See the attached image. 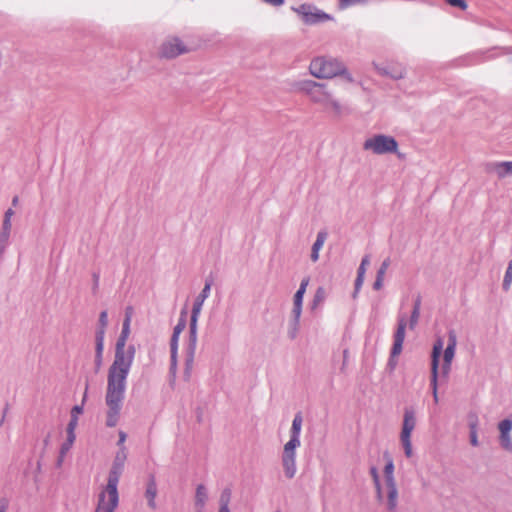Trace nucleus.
<instances>
[{"mask_svg":"<svg viewBox=\"0 0 512 512\" xmlns=\"http://www.w3.org/2000/svg\"><path fill=\"white\" fill-rule=\"evenodd\" d=\"M129 334L130 316L126 315L121 333L116 342L114 361L109 367L107 376L105 403L108 409L106 413V426L110 428L118 424L125 398L127 377L136 353L135 346L132 344L125 349Z\"/></svg>","mask_w":512,"mask_h":512,"instance_id":"1","label":"nucleus"},{"mask_svg":"<svg viewBox=\"0 0 512 512\" xmlns=\"http://www.w3.org/2000/svg\"><path fill=\"white\" fill-rule=\"evenodd\" d=\"M297 88L308 95L312 102L321 105L324 110H332L336 115L342 114L343 106L327 91L325 84L303 80L298 82Z\"/></svg>","mask_w":512,"mask_h":512,"instance_id":"2","label":"nucleus"},{"mask_svg":"<svg viewBox=\"0 0 512 512\" xmlns=\"http://www.w3.org/2000/svg\"><path fill=\"white\" fill-rule=\"evenodd\" d=\"M309 70L314 77L319 79L343 75L347 81H353L351 74L346 71L344 64L334 58L317 57L311 61Z\"/></svg>","mask_w":512,"mask_h":512,"instance_id":"3","label":"nucleus"},{"mask_svg":"<svg viewBox=\"0 0 512 512\" xmlns=\"http://www.w3.org/2000/svg\"><path fill=\"white\" fill-rule=\"evenodd\" d=\"M127 459L126 448L122 447L116 453L113 460L112 467L110 469L107 485L103 492H106L108 496H118V483L122 472L124 470L125 461Z\"/></svg>","mask_w":512,"mask_h":512,"instance_id":"4","label":"nucleus"},{"mask_svg":"<svg viewBox=\"0 0 512 512\" xmlns=\"http://www.w3.org/2000/svg\"><path fill=\"white\" fill-rule=\"evenodd\" d=\"M363 149L372 151L377 155L395 153L398 149V143L392 136L378 134L366 139Z\"/></svg>","mask_w":512,"mask_h":512,"instance_id":"5","label":"nucleus"},{"mask_svg":"<svg viewBox=\"0 0 512 512\" xmlns=\"http://www.w3.org/2000/svg\"><path fill=\"white\" fill-rule=\"evenodd\" d=\"M416 426V415L413 407H406L403 415L402 430L400 433V442L407 458L412 457L413 449L411 434Z\"/></svg>","mask_w":512,"mask_h":512,"instance_id":"6","label":"nucleus"},{"mask_svg":"<svg viewBox=\"0 0 512 512\" xmlns=\"http://www.w3.org/2000/svg\"><path fill=\"white\" fill-rule=\"evenodd\" d=\"M306 25H315L332 19V17L324 11L318 9L313 4L304 3L298 7H292Z\"/></svg>","mask_w":512,"mask_h":512,"instance_id":"7","label":"nucleus"},{"mask_svg":"<svg viewBox=\"0 0 512 512\" xmlns=\"http://www.w3.org/2000/svg\"><path fill=\"white\" fill-rule=\"evenodd\" d=\"M443 340L438 338L432 349L431 354V388L433 393L434 402L438 403V393H437V385H438V370H439V359L443 350Z\"/></svg>","mask_w":512,"mask_h":512,"instance_id":"8","label":"nucleus"},{"mask_svg":"<svg viewBox=\"0 0 512 512\" xmlns=\"http://www.w3.org/2000/svg\"><path fill=\"white\" fill-rule=\"evenodd\" d=\"M211 286H212V279H206L205 285H204L202 291L195 298L193 306H192V311H191L189 330L197 331L198 318L200 316V313H201V310H202L205 300L210 295Z\"/></svg>","mask_w":512,"mask_h":512,"instance_id":"9","label":"nucleus"},{"mask_svg":"<svg viewBox=\"0 0 512 512\" xmlns=\"http://www.w3.org/2000/svg\"><path fill=\"white\" fill-rule=\"evenodd\" d=\"M407 322V315L400 313L397 317V329L394 333V342L390 352L392 358L397 357L402 352Z\"/></svg>","mask_w":512,"mask_h":512,"instance_id":"10","label":"nucleus"},{"mask_svg":"<svg viewBox=\"0 0 512 512\" xmlns=\"http://www.w3.org/2000/svg\"><path fill=\"white\" fill-rule=\"evenodd\" d=\"M300 445L286 443L284 445L282 454V465L285 476L289 479L293 478L296 474V448Z\"/></svg>","mask_w":512,"mask_h":512,"instance_id":"11","label":"nucleus"},{"mask_svg":"<svg viewBox=\"0 0 512 512\" xmlns=\"http://www.w3.org/2000/svg\"><path fill=\"white\" fill-rule=\"evenodd\" d=\"M197 345V331L189 330V338L186 346V359L184 377L188 380L194 364V356Z\"/></svg>","mask_w":512,"mask_h":512,"instance_id":"12","label":"nucleus"},{"mask_svg":"<svg viewBox=\"0 0 512 512\" xmlns=\"http://www.w3.org/2000/svg\"><path fill=\"white\" fill-rule=\"evenodd\" d=\"M378 74L382 76H388L394 80H398L404 77L405 69L401 64L388 63V64H373Z\"/></svg>","mask_w":512,"mask_h":512,"instance_id":"13","label":"nucleus"},{"mask_svg":"<svg viewBox=\"0 0 512 512\" xmlns=\"http://www.w3.org/2000/svg\"><path fill=\"white\" fill-rule=\"evenodd\" d=\"M184 52L186 48L178 38L163 43L160 50L161 56L165 58H175Z\"/></svg>","mask_w":512,"mask_h":512,"instance_id":"14","label":"nucleus"},{"mask_svg":"<svg viewBox=\"0 0 512 512\" xmlns=\"http://www.w3.org/2000/svg\"><path fill=\"white\" fill-rule=\"evenodd\" d=\"M118 502V496H108L106 492H101L95 512H114Z\"/></svg>","mask_w":512,"mask_h":512,"instance_id":"15","label":"nucleus"},{"mask_svg":"<svg viewBox=\"0 0 512 512\" xmlns=\"http://www.w3.org/2000/svg\"><path fill=\"white\" fill-rule=\"evenodd\" d=\"M488 171L495 173L502 179L512 175V161L492 162L488 165Z\"/></svg>","mask_w":512,"mask_h":512,"instance_id":"16","label":"nucleus"},{"mask_svg":"<svg viewBox=\"0 0 512 512\" xmlns=\"http://www.w3.org/2000/svg\"><path fill=\"white\" fill-rule=\"evenodd\" d=\"M302 416L300 413L294 416L290 430V439L287 443L300 445V432L302 427Z\"/></svg>","mask_w":512,"mask_h":512,"instance_id":"17","label":"nucleus"},{"mask_svg":"<svg viewBox=\"0 0 512 512\" xmlns=\"http://www.w3.org/2000/svg\"><path fill=\"white\" fill-rule=\"evenodd\" d=\"M385 489L387 495V508L389 512H395L398 499V490L396 487V483H386Z\"/></svg>","mask_w":512,"mask_h":512,"instance_id":"18","label":"nucleus"},{"mask_svg":"<svg viewBox=\"0 0 512 512\" xmlns=\"http://www.w3.org/2000/svg\"><path fill=\"white\" fill-rule=\"evenodd\" d=\"M156 496H157L156 480L153 475H150L147 485H146L145 497L147 498L148 506L152 509L156 508V502H155Z\"/></svg>","mask_w":512,"mask_h":512,"instance_id":"19","label":"nucleus"},{"mask_svg":"<svg viewBox=\"0 0 512 512\" xmlns=\"http://www.w3.org/2000/svg\"><path fill=\"white\" fill-rule=\"evenodd\" d=\"M326 238H327V233L325 231L318 232L316 240L312 245V250H311V255H310L311 260L313 262L318 261L319 251L322 249Z\"/></svg>","mask_w":512,"mask_h":512,"instance_id":"20","label":"nucleus"},{"mask_svg":"<svg viewBox=\"0 0 512 512\" xmlns=\"http://www.w3.org/2000/svg\"><path fill=\"white\" fill-rule=\"evenodd\" d=\"M207 500H208L207 488L203 484H199L196 487V492H195V506H196V508L204 509Z\"/></svg>","mask_w":512,"mask_h":512,"instance_id":"21","label":"nucleus"},{"mask_svg":"<svg viewBox=\"0 0 512 512\" xmlns=\"http://www.w3.org/2000/svg\"><path fill=\"white\" fill-rule=\"evenodd\" d=\"M102 333H99V336L95 339V367L96 370L102 365V356L104 350V340H102Z\"/></svg>","mask_w":512,"mask_h":512,"instance_id":"22","label":"nucleus"},{"mask_svg":"<svg viewBox=\"0 0 512 512\" xmlns=\"http://www.w3.org/2000/svg\"><path fill=\"white\" fill-rule=\"evenodd\" d=\"M420 309H421V298L418 296L413 305V309L409 318V328L413 330L417 324L420 317Z\"/></svg>","mask_w":512,"mask_h":512,"instance_id":"23","label":"nucleus"},{"mask_svg":"<svg viewBox=\"0 0 512 512\" xmlns=\"http://www.w3.org/2000/svg\"><path fill=\"white\" fill-rule=\"evenodd\" d=\"M309 284V278L305 277L301 280L300 286L293 297V304L302 305L304 294L306 292L307 286Z\"/></svg>","mask_w":512,"mask_h":512,"instance_id":"24","label":"nucleus"},{"mask_svg":"<svg viewBox=\"0 0 512 512\" xmlns=\"http://www.w3.org/2000/svg\"><path fill=\"white\" fill-rule=\"evenodd\" d=\"M186 325H187V309L183 308L180 312L178 322L173 329V334L180 336L182 331L185 329Z\"/></svg>","mask_w":512,"mask_h":512,"instance_id":"25","label":"nucleus"},{"mask_svg":"<svg viewBox=\"0 0 512 512\" xmlns=\"http://www.w3.org/2000/svg\"><path fill=\"white\" fill-rule=\"evenodd\" d=\"M108 324V313L106 310L102 311L99 315V327L96 330L95 338L99 336V333H102V340L105 338V330Z\"/></svg>","mask_w":512,"mask_h":512,"instance_id":"26","label":"nucleus"},{"mask_svg":"<svg viewBox=\"0 0 512 512\" xmlns=\"http://www.w3.org/2000/svg\"><path fill=\"white\" fill-rule=\"evenodd\" d=\"M385 484L395 483L394 479V463L391 458H388L387 463L384 467Z\"/></svg>","mask_w":512,"mask_h":512,"instance_id":"27","label":"nucleus"},{"mask_svg":"<svg viewBox=\"0 0 512 512\" xmlns=\"http://www.w3.org/2000/svg\"><path fill=\"white\" fill-rule=\"evenodd\" d=\"M325 299H326V290L324 289V287H318L314 294V297H313V300L311 303V308L315 309L318 305L322 304L325 301Z\"/></svg>","mask_w":512,"mask_h":512,"instance_id":"28","label":"nucleus"},{"mask_svg":"<svg viewBox=\"0 0 512 512\" xmlns=\"http://www.w3.org/2000/svg\"><path fill=\"white\" fill-rule=\"evenodd\" d=\"M511 283H512V260L509 261L505 275H504V279H503V283H502L503 290L508 291L510 289Z\"/></svg>","mask_w":512,"mask_h":512,"instance_id":"29","label":"nucleus"},{"mask_svg":"<svg viewBox=\"0 0 512 512\" xmlns=\"http://www.w3.org/2000/svg\"><path fill=\"white\" fill-rule=\"evenodd\" d=\"M76 439V435L67 434L66 441L62 443L60 447V453L62 456H65L67 452L71 449Z\"/></svg>","mask_w":512,"mask_h":512,"instance_id":"30","label":"nucleus"},{"mask_svg":"<svg viewBox=\"0 0 512 512\" xmlns=\"http://www.w3.org/2000/svg\"><path fill=\"white\" fill-rule=\"evenodd\" d=\"M498 428L500 431V434H510L512 430V420L511 419H504L499 422Z\"/></svg>","mask_w":512,"mask_h":512,"instance_id":"31","label":"nucleus"},{"mask_svg":"<svg viewBox=\"0 0 512 512\" xmlns=\"http://www.w3.org/2000/svg\"><path fill=\"white\" fill-rule=\"evenodd\" d=\"M499 441L502 448L512 451V439L510 434H500Z\"/></svg>","mask_w":512,"mask_h":512,"instance_id":"32","label":"nucleus"},{"mask_svg":"<svg viewBox=\"0 0 512 512\" xmlns=\"http://www.w3.org/2000/svg\"><path fill=\"white\" fill-rule=\"evenodd\" d=\"M87 390H88V385H86V388H85V393H84L82 404L81 405H75L72 408V410H71V417L75 416L78 419V416L80 414H82V412H83V405H84V402H85V399H86V396H87Z\"/></svg>","mask_w":512,"mask_h":512,"instance_id":"33","label":"nucleus"},{"mask_svg":"<svg viewBox=\"0 0 512 512\" xmlns=\"http://www.w3.org/2000/svg\"><path fill=\"white\" fill-rule=\"evenodd\" d=\"M301 314H302V305L293 304V308L291 311V320H295V324L300 323Z\"/></svg>","mask_w":512,"mask_h":512,"instance_id":"34","label":"nucleus"},{"mask_svg":"<svg viewBox=\"0 0 512 512\" xmlns=\"http://www.w3.org/2000/svg\"><path fill=\"white\" fill-rule=\"evenodd\" d=\"M468 427L469 432L478 431V417L475 413H470L468 415Z\"/></svg>","mask_w":512,"mask_h":512,"instance_id":"35","label":"nucleus"},{"mask_svg":"<svg viewBox=\"0 0 512 512\" xmlns=\"http://www.w3.org/2000/svg\"><path fill=\"white\" fill-rule=\"evenodd\" d=\"M230 498H231L230 489H228V488L224 489L220 496V506L229 507Z\"/></svg>","mask_w":512,"mask_h":512,"instance_id":"36","label":"nucleus"},{"mask_svg":"<svg viewBox=\"0 0 512 512\" xmlns=\"http://www.w3.org/2000/svg\"><path fill=\"white\" fill-rule=\"evenodd\" d=\"M457 346V335L456 332L453 329H450L448 331V340H447V346L452 349H456Z\"/></svg>","mask_w":512,"mask_h":512,"instance_id":"37","label":"nucleus"},{"mask_svg":"<svg viewBox=\"0 0 512 512\" xmlns=\"http://www.w3.org/2000/svg\"><path fill=\"white\" fill-rule=\"evenodd\" d=\"M369 264H370V257H369V255H366L361 260V263L357 270V274L365 276L366 268Z\"/></svg>","mask_w":512,"mask_h":512,"instance_id":"38","label":"nucleus"},{"mask_svg":"<svg viewBox=\"0 0 512 512\" xmlns=\"http://www.w3.org/2000/svg\"><path fill=\"white\" fill-rule=\"evenodd\" d=\"M299 324L300 323H296L295 324V320H291L290 321L289 330H288V336L291 339H295L296 338V336L298 334V330H299Z\"/></svg>","mask_w":512,"mask_h":512,"instance_id":"39","label":"nucleus"},{"mask_svg":"<svg viewBox=\"0 0 512 512\" xmlns=\"http://www.w3.org/2000/svg\"><path fill=\"white\" fill-rule=\"evenodd\" d=\"M363 2H365V0H339V7L340 9H346Z\"/></svg>","mask_w":512,"mask_h":512,"instance_id":"40","label":"nucleus"},{"mask_svg":"<svg viewBox=\"0 0 512 512\" xmlns=\"http://www.w3.org/2000/svg\"><path fill=\"white\" fill-rule=\"evenodd\" d=\"M364 277L363 275H359L357 274V277L355 279V283H354V293H353V298H356L357 297V294L359 293L362 285H363V282H364Z\"/></svg>","mask_w":512,"mask_h":512,"instance_id":"41","label":"nucleus"},{"mask_svg":"<svg viewBox=\"0 0 512 512\" xmlns=\"http://www.w3.org/2000/svg\"><path fill=\"white\" fill-rule=\"evenodd\" d=\"M78 425V419L74 417H70V421L66 428V433L69 435H75V429Z\"/></svg>","mask_w":512,"mask_h":512,"instance_id":"42","label":"nucleus"},{"mask_svg":"<svg viewBox=\"0 0 512 512\" xmlns=\"http://www.w3.org/2000/svg\"><path fill=\"white\" fill-rule=\"evenodd\" d=\"M455 351L456 349L446 347L443 353V361L447 363H452V360L455 356Z\"/></svg>","mask_w":512,"mask_h":512,"instance_id":"43","label":"nucleus"},{"mask_svg":"<svg viewBox=\"0 0 512 512\" xmlns=\"http://www.w3.org/2000/svg\"><path fill=\"white\" fill-rule=\"evenodd\" d=\"M390 265V259H385L382 264L380 265L378 271H377V275L378 277H381V278H384V275L388 269Z\"/></svg>","mask_w":512,"mask_h":512,"instance_id":"44","label":"nucleus"},{"mask_svg":"<svg viewBox=\"0 0 512 512\" xmlns=\"http://www.w3.org/2000/svg\"><path fill=\"white\" fill-rule=\"evenodd\" d=\"M371 475L373 477V481L377 488L378 494L380 495L381 494L380 480H379V475H378L377 469L375 467L371 468Z\"/></svg>","mask_w":512,"mask_h":512,"instance_id":"45","label":"nucleus"},{"mask_svg":"<svg viewBox=\"0 0 512 512\" xmlns=\"http://www.w3.org/2000/svg\"><path fill=\"white\" fill-rule=\"evenodd\" d=\"M179 335L173 334L170 339V352H178Z\"/></svg>","mask_w":512,"mask_h":512,"instance_id":"46","label":"nucleus"},{"mask_svg":"<svg viewBox=\"0 0 512 512\" xmlns=\"http://www.w3.org/2000/svg\"><path fill=\"white\" fill-rule=\"evenodd\" d=\"M446 2L451 6L459 7L462 10L467 8V3L465 0H446Z\"/></svg>","mask_w":512,"mask_h":512,"instance_id":"47","label":"nucleus"},{"mask_svg":"<svg viewBox=\"0 0 512 512\" xmlns=\"http://www.w3.org/2000/svg\"><path fill=\"white\" fill-rule=\"evenodd\" d=\"M170 371L175 372L177 367V352H170Z\"/></svg>","mask_w":512,"mask_h":512,"instance_id":"48","label":"nucleus"},{"mask_svg":"<svg viewBox=\"0 0 512 512\" xmlns=\"http://www.w3.org/2000/svg\"><path fill=\"white\" fill-rule=\"evenodd\" d=\"M469 440H470V444L472 446L477 447L479 445L478 431H471V432H469Z\"/></svg>","mask_w":512,"mask_h":512,"instance_id":"49","label":"nucleus"},{"mask_svg":"<svg viewBox=\"0 0 512 512\" xmlns=\"http://www.w3.org/2000/svg\"><path fill=\"white\" fill-rule=\"evenodd\" d=\"M118 435H119V439H118L117 445L119 446V449H120L122 447H125L124 443L126 441L127 435L124 431H119Z\"/></svg>","mask_w":512,"mask_h":512,"instance_id":"50","label":"nucleus"},{"mask_svg":"<svg viewBox=\"0 0 512 512\" xmlns=\"http://www.w3.org/2000/svg\"><path fill=\"white\" fill-rule=\"evenodd\" d=\"M262 2L273 7H280L284 4L285 0H261Z\"/></svg>","mask_w":512,"mask_h":512,"instance_id":"51","label":"nucleus"},{"mask_svg":"<svg viewBox=\"0 0 512 512\" xmlns=\"http://www.w3.org/2000/svg\"><path fill=\"white\" fill-rule=\"evenodd\" d=\"M14 214V211L9 208L5 214H4V220H3V223H6L7 222V225H11V217L13 216Z\"/></svg>","mask_w":512,"mask_h":512,"instance_id":"52","label":"nucleus"},{"mask_svg":"<svg viewBox=\"0 0 512 512\" xmlns=\"http://www.w3.org/2000/svg\"><path fill=\"white\" fill-rule=\"evenodd\" d=\"M383 280H384V278L376 276L375 282L373 284V288L375 290H380L383 286Z\"/></svg>","mask_w":512,"mask_h":512,"instance_id":"53","label":"nucleus"},{"mask_svg":"<svg viewBox=\"0 0 512 512\" xmlns=\"http://www.w3.org/2000/svg\"><path fill=\"white\" fill-rule=\"evenodd\" d=\"M451 370V363L443 362L442 365V373L444 376H447Z\"/></svg>","mask_w":512,"mask_h":512,"instance_id":"54","label":"nucleus"},{"mask_svg":"<svg viewBox=\"0 0 512 512\" xmlns=\"http://www.w3.org/2000/svg\"><path fill=\"white\" fill-rule=\"evenodd\" d=\"M396 364H397V361L395 360V358H392V356L390 355L388 365L391 367V369H393L396 366Z\"/></svg>","mask_w":512,"mask_h":512,"instance_id":"55","label":"nucleus"},{"mask_svg":"<svg viewBox=\"0 0 512 512\" xmlns=\"http://www.w3.org/2000/svg\"><path fill=\"white\" fill-rule=\"evenodd\" d=\"M64 457L65 456H62V454L59 452V457L57 459V467H61L62 466V463L64 461Z\"/></svg>","mask_w":512,"mask_h":512,"instance_id":"56","label":"nucleus"},{"mask_svg":"<svg viewBox=\"0 0 512 512\" xmlns=\"http://www.w3.org/2000/svg\"><path fill=\"white\" fill-rule=\"evenodd\" d=\"M93 278H94V289H96L98 287V284H99V275L95 273L93 275Z\"/></svg>","mask_w":512,"mask_h":512,"instance_id":"57","label":"nucleus"},{"mask_svg":"<svg viewBox=\"0 0 512 512\" xmlns=\"http://www.w3.org/2000/svg\"><path fill=\"white\" fill-rule=\"evenodd\" d=\"M219 512H230V509H229V507L220 506Z\"/></svg>","mask_w":512,"mask_h":512,"instance_id":"58","label":"nucleus"},{"mask_svg":"<svg viewBox=\"0 0 512 512\" xmlns=\"http://www.w3.org/2000/svg\"><path fill=\"white\" fill-rule=\"evenodd\" d=\"M343 357H344V362H343V366H344V365H345V362H346V359H347V357H348V350H347V349H345V350L343 351Z\"/></svg>","mask_w":512,"mask_h":512,"instance_id":"59","label":"nucleus"},{"mask_svg":"<svg viewBox=\"0 0 512 512\" xmlns=\"http://www.w3.org/2000/svg\"><path fill=\"white\" fill-rule=\"evenodd\" d=\"M17 203H18V197H17V196H15V197L12 199V204H13L14 206H16V205H17Z\"/></svg>","mask_w":512,"mask_h":512,"instance_id":"60","label":"nucleus"},{"mask_svg":"<svg viewBox=\"0 0 512 512\" xmlns=\"http://www.w3.org/2000/svg\"><path fill=\"white\" fill-rule=\"evenodd\" d=\"M196 512H204V509L197 508Z\"/></svg>","mask_w":512,"mask_h":512,"instance_id":"61","label":"nucleus"},{"mask_svg":"<svg viewBox=\"0 0 512 512\" xmlns=\"http://www.w3.org/2000/svg\"><path fill=\"white\" fill-rule=\"evenodd\" d=\"M0 512H4V510H3V509H0Z\"/></svg>","mask_w":512,"mask_h":512,"instance_id":"62","label":"nucleus"},{"mask_svg":"<svg viewBox=\"0 0 512 512\" xmlns=\"http://www.w3.org/2000/svg\"><path fill=\"white\" fill-rule=\"evenodd\" d=\"M275 512H281V511L277 510V511H275Z\"/></svg>","mask_w":512,"mask_h":512,"instance_id":"63","label":"nucleus"}]
</instances>
